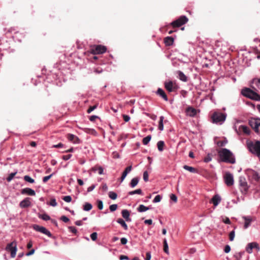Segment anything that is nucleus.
<instances>
[{
    "label": "nucleus",
    "mask_w": 260,
    "mask_h": 260,
    "mask_svg": "<svg viewBox=\"0 0 260 260\" xmlns=\"http://www.w3.org/2000/svg\"><path fill=\"white\" fill-rule=\"evenodd\" d=\"M218 154L222 161L232 164L235 163V156L230 150L226 148H223L218 152Z\"/></svg>",
    "instance_id": "obj_1"
},
{
    "label": "nucleus",
    "mask_w": 260,
    "mask_h": 260,
    "mask_svg": "<svg viewBox=\"0 0 260 260\" xmlns=\"http://www.w3.org/2000/svg\"><path fill=\"white\" fill-rule=\"evenodd\" d=\"M246 145L249 151L260 159V141H247Z\"/></svg>",
    "instance_id": "obj_2"
},
{
    "label": "nucleus",
    "mask_w": 260,
    "mask_h": 260,
    "mask_svg": "<svg viewBox=\"0 0 260 260\" xmlns=\"http://www.w3.org/2000/svg\"><path fill=\"white\" fill-rule=\"evenodd\" d=\"M227 117L226 113L219 112H214L211 116L212 122L213 123L221 125L225 121Z\"/></svg>",
    "instance_id": "obj_3"
},
{
    "label": "nucleus",
    "mask_w": 260,
    "mask_h": 260,
    "mask_svg": "<svg viewBox=\"0 0 260 260\" xmlns=\"http://www.w3.org/2000/svg\"><path fill=\"white\" fill-rule=\"evenodd\" d=\"M241 94L251 100L260 101V95L249 88H244L241 91Z\"/></svg>",
    "instance_id": "obj_4"
},
{
    "label": "nucleus",
    "mask_w": 260,
    "mask_h": 260,
    "mask_svg": "<svg viewBox=\"0 0 260 260\" xmlns=\"http://www.w3.org/2000/svg\"><path fill=\"white\" fill-rule=\"evenodd\" d=\"M240 189L243 194H246L249 189V185L247 184L245 177L240 176L239 178Z\"/></svg>",
    "instance_id": "obj_5"
},
{
    "label": "nucleus",
    "mask_w": 260,
    "mask_h": 260,
    "mask_svg": "<svg viewBox=\"0 0 260 260\" xmlns=\"http://www.w3.org/2000/svg\"><path fill=\"white\" fill-rule=\"evenodd\" d=\"M188 19L186 16L182 15L178 19L171 22V24L173 27H178L187 22Z\"/></svg>",
    "instance_id": "obj_6"
},
{
    "label": "nucleus",
    "mask_w": 260,
    "mask_h": 260,
    "mask_svg": "<svg viewBox=\"0 0 260 260\" xmlns=\"http://www.w3.org/2000/svg\"><path fill=\"white\" fill-rule=\"evenodd\" d=\"M6 249L8 251H11V256L12 257H14L16 256L17 252L16 242L14 241L8 244L6 246Z\"/></svg>",
    "instance_id": "obj_7"
},
{
    "label": "nucleus",
    "mask_w": 260,
    "mask_h": 260,
    "mask_svg": "<svg viewBox=\"0 0 260 260\" xmlns=\"http://www.w3.org/2000/svg\"><path fill=\"white\" fill-rule=\"evenodd\" d=\"M249 124L257 134L259 133L260 118H253L249 121Z\"/></svg>",
    "instance_id": "obj_8"
},
{
    "label": "nucleus",
    "mask_w": 260,
    "mask_h": 260,
    "mask_svg": "<svg viewBox=\"0 0 260 260\" xmlns=\"http://www.w3.org/2000/svg\"><path fill=\"white\" fill-rule=\"evenodd\" d=\"M32 228L35 231L43 233L49 237H52L51 233L44 226H40L38 224H34Z\"/></svg>",
    "instance_id": "obj_9"
},
{
    "label": "nucleus",
    "mask_w": 260,
    "mask_h": 260,
    "mask_svg": "<svg viewBox=\"0 0 260 260\" xmlns=\"http://www.w3.org/2000/svg\"><path fill=\"white\" fill-rule=\"evenodd\" d=\"M253 248H255L257 251H259L260 248L257 243L254 242L248 243L246 247V251L250 254L252 252Z\"/></svg>",
    "instance_id": "obj_10"
},
{
    "label": "nucleus",
    "mask_w": 260,
    "mask_h": 260,
    "mask_svg": "<svg viewBox=\"0 0 260 260\" xmlns=\"http://www.w3.org/2000/svg\"><path fill=\"white\" fill-rule=\"evenodd\" d=\"M224 179L225 183L228 186H231L234 184V177L231 173H226Z\"/></svg>",
    "instance_id": "obj_11"
},
{
    "label": "nucleus",
    "mask_w": 260,
    "mask_h": 260,
    "mask_svg": "<svg viewBox=\"0 0 260 260\" xmlns=\"http://www.w3.org/2000/svg\"><path fill=\"white\" fill-rule=\"evenodd\" d=\"M107 50L105 46L102 45H96L92 49V52L93 54H102L105 53Z\"/></svg>",
    "instance_id": "obj_12"
},
{
    "label": "nucleus",
    "mask_w": 260,
    "mask_h": 260,
    "mask_svg": "<svg viewBox=\"0 0 260 260\" xmlns=\"http://www.w3.org/2000/svg\"><path fill=\"white\" fill-rule=\"evenodd\" d=\"M235 131L238 135H240L239 131L242 132L244 134L247 135H249L250 134V129L249 128L248 126L244 125H240L239 127L238 131L237 129H236Z\"/></svg>",
    "instance_id": "obj_13"
},
{
    "label": "nucleus",
    "mask_w": 260,
    "mask_h": 260,
    "mask_svg": "<svg viewBox=\"0 0 260 260\" xmlns=\"http://www.w3.org/2000/svg\"><path fill=\"white\" fill-rule=\"evenodd\" d=\"M221 199L220 196L219 194H217L214 195L212 197L210 203H213L214 206L215 207H216L220 203V202H221Z\"/></svg>",
    "instance_id": "obj_14"
},
{
    "label": "nucleus",
    "mask_w": 260,
    "mask_h": 260,
    "mask_svg": "<svg viewBox=\"0 0 260 260\" xmlns=\"http://www.w3.org/2000/svg\"><path fill=\"white\" fill-rule=\"evenodd\" d=\"M31 202L29 198H26L20 202L19 206L21 208H25L30 206Z\"/></svg>",
    "instance_id": "obj_15"
},
{
    "label": "nucleus",
    "mask_w": 260,
    "mask_h": 260,
    "mask_svg": "<svg viewBox=\"0 0 260 260\" xmlns=\"http://www.w3.org/2000/svg\"><path fill=\"white\" fill-rule=\"evenodd\" d=\"M67 138L69 141L73 142L74 144H79L80 143V140L76 136L69 134L67 136Z\"/></svg>",
    "instance_id": "obj_16"
},
{
    "label": "nucleus",
    "mask_w": 260,
    "mask_h": 260,
    "mask_svg": "<svg viewBox=\"0 0 260 260\" xmlns=\"http://www.w3.org/2000/svg\"><path fill=\"white\" fill-rule=\"evenodd\" d=\"M21 193L23 194H28L29 196H35L36 192L34 190L30 188H24L21 190Z\"/></svg>",
    "instance_id": "obj_17"
},
{
    "label": "nucleus",
    "mask_w": 260,
    "mask_h": 260,
    "mask_svg": "<svg viewBox=\"0 0 260 260\" xmlns=\"http://www.w3.org/2000/svg\"><path fill=\"white\" fill-rule=\"evenodd\" d=\"M186 113L188 116L193 117L197 114V111L194 108L189 107L186 109Z\"/></svg>",
    "instance_id": "obj_18"
},
{
    "label": "nucleus",
    "mask_w": 260,
    "mask_h": 260,
    "mask_svg": "<svg viewBox=\"0 0 260 260\" xmlns=\"http://www.w3.org/2000/svg\"><path fill=\"white\" fill-rule=\"evenodd\" d=\"M156 93L158 95L161 97L165 101H168V99L167 95L163 89L160 88H158Z\"/></svg>",
    "instance_id": "obj_19"
},
{
    "label": "nucleus",
    "mask_w": 260,
    "mask_h": 260,
    "mask_svg": "<svg viewBox=\"0 0 260 260\" xmlns=\"http://www.w3.org/2000/svg\"><path fill=\"white\" fill-rule=\"evenodd\" d=\"M242 218L245 220L244 223V229H247L250 225L251 222L252 221V219L250 216H243Z\"/></svg>",
    "instance_id": "obj_20"
},
{
    "label": "nucleus",
    "mask_w": 260,
    "mask_h": 260,
    "mask_svg": "<svg viewBox=\"0 0 260 260\" xmlns=\"http://www.w3.org/2000/svg\"><path fill=\"white\" fill-rule=\"evenodd\" d=\"M122 217L125 219L126 221H131V220L129 218V212L126 209H124L121 212Z\"/></svg>",
    "instance_id": "obj_21"
},
{
    "label": "nucleus",
    "mask_w": 260,
    "mask_h": 260,
    "mask_svg": "<svg viewBox=\"0 0 260 260\" xmlns=\"http://www.w3.org/2000/svg\"><path fill=\"white\" fill-rule=\"evenodd\" d=\"M178 78L183 82H186L187 81V76L181 71L177 72Z\"/></svg>",
    "instance_id": "obj_22"
},
{
    "label": "nucleus",
    "mask_w": 260,
    "mask_h": 260,
    "mask_svg": "<svg viewBox=\"0 0 260 260\" xmlns=\"http://www.w3.org/2000/svg\"><path fill=\"white\" fill-rule=\"evenodd\" d=\"M252 178L257 183H260V176L258 173L254 171L252 172Z\"/></svg>",
    "instance_id": "obj_23"
},
{
    "label": "nucleus",
    "mask_w": 260,
    "mask_h": 260,
    "mask_svg": "<svg viewBox=\"0 0 260 260\" xmlns=\"http://www.w3.org/2000/svg\"><path fill=\"white\" fill-rule=\"evenodd\" d=\"M174 39L171 37H167L165 38V43L167 46H170L173 44Z\"/></svg>",
    "instance_id": "obj_24"
},
{
    "label": "nucleus",
    "mask_w": 260,
    "mask_h": 260,
    "mask_svg": "<svg viewBox=\"0 0 260 260\" xmlns=\"http://www.w3.org/2000/svg\"><path fill=\"white\" fill-rule=\"evenodd\" d=\"M139 181V178L138 177L133 178L130 182V186L132 188L135 187L138 183Z\"/></svg>",
    "instance_id": "obj_25"
},
{
    "label": "nucleus",
    "mask_w": 260,
    "mask_h": 260,
    "mask_svg": "<svg viewBox=\"0 0 260 260\" xmlns=\"http://www.w3.org/2000/svg\"><path fill=\"white\" fill-rule=\"evenodd\" d=\"M165 86L166 89L169 92H172L173 91V84L172 81L165 83Z\"/></svg>",
    "instance_id": "obj_26"
},
{
    "label": "nucleus",
    "mask_w": 260,
    "mask_h": 260,
    "mask_svg": "<svg viewBox=\"0 0 260 260\" xmlns=\"http://www.w3.org/2000/svg\"><path fill=\"white\" fill-rule=\"evenodd\" d=\"M183 169H184L185 170H187L191 173H196L198 172L196 169H195L194 168H193L192 167H190V166H189L187 165H184L183 166Z\"/></svg>",
    "instance_id": "obj_27"
},
{
    "label": "nucleus",
    "mask_w": 260,
    "mask_h": 260,
    "mask_svg": "<svg viewBox=\"0 0 260 260\" xmlns=\"http://www.w3.org/2000/svg\"><path fill=\"white\" fill-rule=\"evenodd\" d=\"M117 222L120 224L125 230H127L128 229L127 225L125 223V221L122 218H118Z\"/></svg>",
    "instance_id": "obj_28"
},
{
    "label": "nucleus",
    "mask_w": 260,
    "mask_h": 260,
    "mask_svg": "<svg viewBox=\"0 0 260 260\" xmlns=\"http://www.w3.org/2000/svg\"><path fill=\"white\" fill-rule=\"evenodd\" d=\"M149 209V207H147L144 205H140L139 207L137 208V211L139 212H143L147 211Z\"/></svg>",
    "instance_id": "obj_29"
},
{
    "label": "nucleus",
    "mask_w": 260,
    "mask_h": 260,
    "mask_svg": "<svg viewBox=\"0 0 260 260\" xmlns=\"http://www.w3.org/2000/svg\"><path fill=\"white\" fill-rule=\"evenodd\" d=\"M92 208V205L89 203H85L83 205V209L85 211H90Z\"/></svg>",
    "instance_id": "obj_30"
},
{
    "label": "nucleus",
    "mask_w": 260,
    "mask_h": 260,
    "mask_svg": "<svg viewBox=\"0 0 260 260\" xmlns=\"http://www.w3.org/2000/svg\"><path fill=\"white\" fill-rule=\"evenodd\" d=\"M164 146L165 143L162 141H159L157 143V146L159 151L161 152L164 150Z\"/></svg>",
    "instance_id": "obj_31"
},
{
    "label": "nucleus",
    "mask_w": 260,
    "mask_h": 260,
    "mask_svg": "<svg viewBox=\"0 0 260 260\" xmlns=\"http://www.w3.org/2000/svg\"><path fill=\"white\" fill-rule=\"evenodd\" d=\"M164 119V117L163 116H161L159 117V123H158V129L160 131H162L164 129V124H163Z\"/></svg>",
    "instance_id": "obj_32"
},
{
    "label": "nucleus",
    "mask_w": 260,
    "mask_h": 260,
    "mask_svg": "<svg viewBox=\"0 0 260 260\" xmlns=\"http://www.w3.org/2000/svg\"><path fill=\"white\" fill-rule=\"evenodd\" d=\"M151 139V135H148L146 137L144 138L143 139V144L145 145L148 144V143L150 142V140Z\"/></svg>",
    "instance_id": "obj_33"
},
{
    "label": "nucleus",
    "mask_w": 260,
    "mask_h": 260,
    "mask_svg": "<svg viewBox=\"0 0 260 260\" xmlns=\"http://www.w3.org/2000/svg\"><path fill=\"white\" fill-rule=\"evenodd\" d=\"M24 180L30 183H33L35 182V180L32 178H31L28 175H25L24 176Z\"/></svg>",
    "instance_id": "obj_34"
},
{
    "label": "nucleus",
    "mask_w": 260,
    "mask_h": 260,
    "mask_svg": "<svg viewBox=\"0 0 260 260\" xmlns=\"http://www.w3.org/2000/svg\"><path fill=\"white\" fill-rule=\"evenodd\" d=\"M135 194H142V191L141 189H138L128 192V194L129 195H133Z\"/></svg>",
    "instance_id": "obj_35"
},
{
    "label": "nucleus",
    "mask_w": 260,
    "mask_h": 260,
    "mask_svg": "<svg viewBox=\"0 0 260 260\" xmlns=\"http://www.w3.org/2000/svg\"><path fill=\"white\" fill-rule=\"evenodd\" d=\"M109 197L112 200H115L117 197V195L115 192L110 191L109 192Z\"/></svg>",
    "instance_id": "obj_36"
},
{
    "label": "nucleus",
    "mask_w": 260,
    "mask_h": 260,
    "mask_svg": "<svg viewBox=\"0 0 260 260\" xmlns=\"http://www.w3.org/2000/svg\"><path fill=\"white\" fill-rule=\"evenodd\" d=\"M39 217L45 221H47L50 219V216L47 214H42L39 216Z\"/></svg>",
    "instance_id": "obj_37"
},
{
    "label": "nucleus",
    "mask_w": 260,
    "mask_h": 260,
    "mask_svg": "<svg viewBox=\"0 0 260 260\" xmlns=\"http://www.w3.org/2000/svg\"><path fill=\"white\" fill-rule=\"evenodd\" d=\"M17 173V171L14 173H11L9 174V176L7 178L8 182H10L14 178V176Z\"/></svg>",
    "instance_id": "obj_38"
},
{
    "label": "nucleus",
    "mask_w": 260,
    "mask_h": 260,
    "mask_svg": "<svg viewBox=\"0 0 260 260\" xmlns=\"http://www.w3.org/2000/svg\"><path fill=\"white\" fill-rule=\"evenodd\" d=\"M243 253L244 252H237L234 255V257L237 260H240L241 258Z\"/></svg>",
    "instance_id": "obj_39"
},
{
    "label": "nucleus",
    "mask_w": 260,
    "mask_h": 260,
    "mask_svg": "<svg viewBox=\"0 0 260 260\" xmlns=\"http://www.w3.org/2000/svg\"><path fill=\"white\" fill-rule=\"evenodd\" d=\"M212 155L210 154H208L205 157L204 161L205 162H209L212 160Z\"/></svg>",
    "instance_id": "obj_40"
},
{
    "label": "nucleus",
    "mask_w": 260,
    "mask_h": 260,
    "mask_svg": "<svg viewBox=\"0 0 260 260\" xmlns=\"http://www.w3.org/2000/svg\"><path fill=\"white\" fill-rule=\"evenodd\" d=\"M49 205L52 207H55L57 205V203H56L55 199H54V198L51 199L49 203Z\"/></svg>",
    "instance_id": "obj_41"
},
{
    "label": "nucleus",
    "mask_w": 260,
    "mask_h": 260,
    "mask_svg": "<svg viewBox=\"0 0 260 260\" xmlns=\"http://www.w3.org/2000/svg\"><path fill=\"white\" fill-rule=\"evenodd\" d=\"M161 199L162 198L160 195H157L155 197L154 199H153V202L155 203H158L161 201Z\"/></svg>",
    "instance_id": "obj_42"
},
{
    "label": "nucleus",
    "mask_w": 260,
    "mask_h": 260,
    "mask_svg": "<svg viewBox=\"0 0 260 260\" xmlns=\"http://www.w3.org/2000/svg\"><path fill=\"white\" fill-rule=\"evenodd\" d=\"M63 200L67 203H70L72 201V198L70 196H66L62 198Z\"/></svg>",
    "instance_id": "obj_43"
},
{
    "label": "nucleus",
    "mask_w": 260,
    "mask_h": 260,
    "mask_svg": "<svg viewBox=\"0 0 260 260\" xmlns=\"http://www.w3.org/2000/svg\"><path fill=\"white\" fill-rule=\"evenodd\" d=\"M117 208V204H112L110 206L109 209L111 212H114L115 211Z\"/></svg>",
    "instance_id": "obj_44"
},
{
    "label": "nucleus",
    "mask_w": 260,
    "mask_h": 260,
    "mask_svg": "<svg viewBox=\"0 0 260 260\" xmlns=\"http://www.w3.org/2000/svg\"><path fill=\"white\" fill-rule=\"evenodd\" d=\"M235 233L234 231H232L230 232V233L229 234V238H230V240L231 241H232L234 240V238H235Z\"/></svg>",
    "instance_id": "obj_45"
},
{
    "label": "nucleus",
    "mask_w": 260,
    "mask_h": 260,
    "mask_svg": "<svg viewBox=\"0 0 260 260\" xmlns=\"http://www.w3.org/2000/svg\"><path fill=\"white\" fill-rule=\"evenodd\" d=\"M148 173L147 171H145L143 173V179L145 182H147L148 181Z\"/></svg>",
    "instance_id": "obj_46"
},
{
    "label": "nucleus",
    "mask_w": 260,
    "mask_h": 260,
    "mask_svg": "<svg viewBox=\"0 0 260 260\" xmlns=\"http://www.w3.org/2000/svg\"><path fill=\"white\" fill-rule=\"evenodd\" d=\"M227 143H228V141L226 140L224 141H219L217 142V144L219 146L222 147V146H225Z\"/></svg>",
    "instance_id": "obj_47"
},
{
    "label": "nucleus",
    "mask_w": 260,
    "mask_h": 260,
    "mask_svg": "<svg viewBox=\"0 0 260 260\" xmlns=\"http://www.w3.org/2000/svg\"><path fill=\"white\" fill-rule=\"evenodd\" d=\"M98 207L100 210L103 209V203L101 200H98L97 202Z\"/></svg>",
    "instance_id": "obj_48"
},
{
    "label": "nucleus",
    "mask_w": 260,
    "mask_h": 260,
    "mask_svg": "<svg viewBox=\"0 0 260 260\" xmlns=\"http://www.w3.org/2000/svg\"><path fill=\"white\" fill-rule=\"evenodd\" d=\"M54 174V173H52L51 174V175H49V176H45L43 178V182L45 183L49 179H50L51 178V177Z\"/></svg>",
    "instance_id": "obj_49"
},
{
    "label": "nucleus",
    "mask_w": 260,
    "mask_h": 260,
    "mask_svg": "<svg viewBox=\"0 0 260 260\" xmlns=\"http://www.w3.org/2000/svg\"><path fill=\"white\" fill-rule=\"evenodd\" d=\"M98 234L96 232L92 233L90 235V238L93 241H95L97 239Z\"/></svg>",
    "instance_id": "obj_50"
},
{
    "label": "nucleus",
    "mask_w": 260,
    "mask_h": 260,
    "mask_svg": "<svg viewBox=\"0 0 260 260\" xmlns=\"http://www.w3.org/2000/svg\"><path fill=\"white\" fill-rule=\"evenodd\" d=\"M69 229L70 232H72L73 233L75 234H77V230L76 228L74 226H70L69 227Z\"/></svg>",
    "instance_id": "obj_51"
},
{
    "label": "nucleus",
    "mask_w": 260,
    "mask_h": 260,
    "mask_svg": "<svg viewBox=\"0 0 260 260\" xmlns=\"http://www.w3.org/2000/svg\"><path fill=\"white\" fill-rule=\"evenodd\" d=\"M72 156V155L71 154H67V155H63L62 157V158L64 160H69V159H70L71 158V157Z\"/></svg>",
    "instance_id": "obj_52"
},
{
    "label": "nucleus",
    "mask_w": 260,
    "mask_h": 260,
    "mask_svg": "<svg viewBox=\"0 0 260 260\" xmlns=\"http://www.w3.org/2000/svg\"><path fill=\"white\" fill-rule=\"evenodd\" d=\"M170 199L175 203L177 201V197L175 194H171Z\"/></svg>",
    "instance_id": "obj_53"
},
{
    "label": "nucleus",
    "mask_w": 260,
    "mask_h": 260,
    "mask_svg": "<svg viewBox=\"0 0 260 260\" xmlns=\"http://www.w3.org/2000/svg\"><path fill=\"white\" fill-rule=\"evenodd\" d=\"M132 166H129L125 168V170L124 171V172L127 175L128 173H129L132 171Z\"/></svg>",
    "instance_id": "obj_54"
},
{
    "label": "nucleus",
    "mask_w": 260,
    "mask_h": 260,
    "mask_svg": "<svg viewBox=\"0 0 260 260\" xmlns=\"http://www.w3.org/2000/svg\"><path fill=\"white\" fill-rule=\"evenodd\" d=\"M96 108H97L96 105H94V106L90 107L89 108V109L87 110V113H91L92 111H93L94 110H95Z\"/></svg>",
    "instance_id": "obj_55"
},
{
    "label": "nucleus",
    "mask_w": 260,
    "mask_h": 260,
    "mask_svg": "<svg viewBox=\"0 0 260 260\" xmlns=\"http://www.w3.org/2000/svg\"><path fill=\"white\" fill-rule=\"evenodd\" d=\"M122 117L125 122H128L131 119L130 116L124 114L122 115Z\"/></svg>",
    "instance_id": "obj_56"
},
{
    "label": "nucleus",
    "mask_w": 260,
    "mask_h": 260,
    "mask_svg": "<svg viewBox=\"0 0 260 260\" xmlns=\"http://www.w3.org/2000/svg\"><path fill=\"white\" fill-rule=\"evenodd\" d=\"M231 250V247L230 246V245H226L225 247H224V251L225 253H229L230 252Z\"/></svg>",
    "instance_id": "obj_57"
},
{
    "label": "nucleus",
    "mask_w": 260,
    "mask_h": 260,
    "mask_svg": "<svg viewBox=\"0 0 260 260\" xmlns=\"http://www.w3.org/2000/svg\"><path fill=\"white\" fill-rule=\"evenodd\" d=\"M97 170H98V173L100 175H103L104 174V169L102 167H99Z\"/></svg>",
    "instance_id": "obj_58"
},
{
    "label": "nucleus",
    "mask_w": 260,
    "mask_h": 260,
    "mask_svg": "<svg viewBox=\"0 0 260 260\" xmlns=\"http://www.w3.org/2000/svg\"><path fill=\"white\" fill-rule=\"evenodd\" d=\"M121 243L122 245H125L127 242V240L126 238H122L120 239Z\"/></svg>",
    "instance_id": "obj_59"
},
{
    "label": "nucleus",
    "mask_w": 260,
    "mask_h": 260,
    "mask_svg": "<svg viewBox=\"0 0 260 260\" xmlns=\"http://www.w3.org/2000/svg\"><path fill=\"white\" fill-rule=\"evenodd\" d=\"M95 187V185H94V184L91 185L90 186L88 187L87 190V192H89L92 191L94 189Z\"/></svg>",
    "instance_id": "obj_60"
},
{
    "label": "nucleus",
    "mask_w": 260,
    "mask_h": 260,
    "mask_svg": "<svg viewBox=\"0 0 260 260\" xmlns=\"http://www.w3.org/2000/svg\"><path fill=\"white\" fill-rule=\"evenodd\" d=\"M120 260H128L129 258L128 256L124 255H121L119 257Z\"/></svg>",
    "instance_id": "obj_61"
},
{
    "label": "nucleus",
    "mask_w": 260,
    "mask_h": 260,
    "mask_svg": "<svg viewBox=\"0 0 260 260\" xmlns=\"http://www.w3.org/2000/svg\"><path fill=\"white\" fill-rule=\"evenodd\" d=\"M61 219L64 222H68L69 221V219L66 216H62L61 217Z\"/></svg>",
    "instance_id": "obj_62"
},
{
    "label": "nucleus",
    "mask_w": 260,
    "mask_h": 260,
    "mask_svg": "<svg viewBox=\"0 0 260 260\" xmlns=\"http://www.w3.org/2000/svg\"><path fill=\"white\" fill-rule=\"evenodd\" d=\"M99 117L98 116H96V115H92V116H90V117H89V120L91 121H94L96 119L98 118Z\"/></svg>",
    "instance_id": "obj_63"
},
{
    "label": "nucleus",
    "mask_w": 260,
    "mask_h": 260,
    "mask_svg": "<svg viewBox=\"0 0 260 260\" xmlns=\"http://www.w3.org/2000/svg\"><path fill=\"white\" fill-rule=\"evenodd\" d=\"M151 253L150 252H147L146 255L145 260H150L151 259Z\"/></svg>",
    "instance_id": "obj_64"
}]
</instances>
